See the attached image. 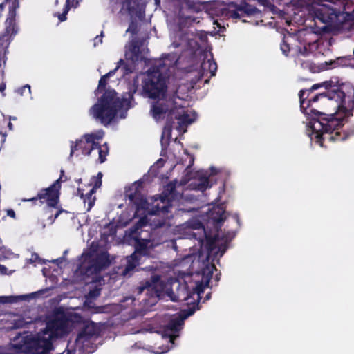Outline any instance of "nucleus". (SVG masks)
I'll list each match as a JSON object with an SVG mask.
<instances>
[{"instance_id": "1", "label": "nucleus", "mask_w": 354, "mask_h": 354, "mask_svg": "<svg viewBox=\"0 0 354 354\" xmlns=\"http://www.w3.org/2000/svg\"><path fill=\"white\" fill-rule=\"evenodd\" d=\"M317 21L324 24L325 32L351 30L354 26V2L351 0H297Z\"/></svg>"}, {"instance_id": "2", "label": "nucleus", "mask_w": 354, "mask_h": 354, "mask_svg": "<svg viewBox=\"0 0 354 354\" xmlns=\"http://www.w3.org/2000/svg\"><path fill=\"white\" fill-rule=\"evenodd\" d=\"M299 98L301 112L312 117L310 121V127L312 122L327 117L329 114L312 107L313 103L317 102L320 98L335 101L336 104L334 109L336 112L342 110L346 113L354 108V89H351L346 93L342 87L335 86L332 80L315 84L310 88L300 90Z\"/></svg>"}, {"instance_id": "3", "label": "nucleus", "mask_w": 354, "mask_h": 354, "mask_svg": "<svg viewBox=\"0 0 354 354\" xmlns=\"http://www.w3.org/2000/svg\"><path fill=\"white\" fill-rule=\"evenodd\" d=\"M72 322L71 314L61 308H57L44 330L33 337H26L22 344L15 347L26 354H48L53 349V340L68 334Z\"/></svg>"}, {"instance_id": "4", "label": "nucleus", "mask_w": 354, "mask_h": 354, "mask_svg": "<svg viewBox=\"0 0 354 354\" xmlns=\"http://www.w3.org/2000/svg\"><path fill=\"white\" fill-rule=\"evenodd\" d=\"M136 88L126 93L120 99L115 90H106L98 99V101L90 109L91 114L104 125H109L115 118L119 110L131 107V101L133 99Z\"/></svg>"}, {"instance_id": "5", "label": "nucleus", "mask_w": 354, "mask_h": 354, "mask_svg": "<svg viewBox=\"0 0 354 354\" xmlns=\"http://www.w3.org/2000/svg\"><path fill=\"white\" fill-rule=\"evenodd\" d=\"M337 112L327 115V117L319 118L312 122L311 129L316 143L324 147V142L343 141L349 137L350 134L346 131H339V127L342 126L343 120L336 117Z\"/></svg>"}, {"instance_id": "6", "label": "nucleus", "mask_w": 354, "mask_h": 354, "mask_svg": "<svg viewBox=\"0 0 354 354\" xmlns=\"http://www.w3.org/2000/svg\"><path fill=\"white\" fill-rule=\"evenodd\" d=\"M166 65L162 59H160L152 66L147 77L142 81V93L145 97L151 99L164 97L167 89Z\"/></svg>"}, {"instance_id": "7", "label": "nucleus", "mask_w": 354, "mask_h": 354, "mask_svg": "<svg viewBox=\"0 0 354 354\" xmlns=\"http://www.w3.org/2000/svg\"><path fill=\"white\" fill-rule=\"evenodd\" d=\"M64 171L61 170V175L59 178L56 180L52 185L47 188H42L39 190L37 194L30 198H23L21 201L24 202H31L33 205L41 206L46 203L48 207L57 209V211L54 216L55 220L59 214L64 212V209L58 205L59 203L61 182L66 181V178L62 180Z\"/></svg>"}, {"instance_id": "8", "label": "nucleus", "mask_w": 354, "mask_h": 354, "mask_svg": "<svg viewBox=\"0 0 354 354\" xmlns=\"http://www.w3.org/2000/svg\"><path fill=\"white\" fill-rule=\"evenodd\" d=\"M152 116L156 120L167 118V126H171L173 119L178 120V124H190L188 114H180L173 100L161 99L155 102L151 109Z\"/></svg>"}, {"instance_id": "9", "label": "nucleus", "mask_w": 354, "mask_h": 354, "mask_svg": "<svg viewBox=\"0 0 354 354\" xmlns=\"http://www.w3.org/2000/svg\"><path fill=\"white\" fill-rule=\"evenodd\" d=\"M103 135V131L84 134L80 140H77L75 143L72 142L70 155L72 156L77 150H80L83 155H90L91 151L95 150V147L97 146V140H102Z\"/></svg>"}, {"instance_id": "10", "label": "nucleus", "mask_w": 354, "mask_h": 354, "mask_svg": "<svg viewBox=\"0 0 354 354\" xmlns=\"http://www.w3.org/2000/svg\"><path fill=\"white\" fill-rule=\"evenodd\" d=\"M176 192V185L173 183H169L164 188L162 193L160 195V201L162 205L157 203L152 207L149 212L150 214L156 215L161 213L166 214L169 212L171 207V201Z\"/></svg>"}, {"instance_id": "11", "label": "nucleus", "mask_w": 354, "mask_h": 354, "mask_svg": "<svg viewBox=\"0 0 354 354\" xmlns=\"http://www.w3.org/2000/svg\"><path fill=\"white\" fill-rule=\"evenodd\" d=\"M228 10L229 16L233 19H241L245 16H254L260 12L255 6L245 1H242L241 4L230 2L228 3Z\"/></svg>"}, {"instance_id": "12", "label": "nucleus", "mask_w": 354, "mask_h": 354, "mask_svg": "<svg viewBox=\"0 0 354 354\" xmlns=\"http://www.w3.org/2000/svg\"><path fill=\"white\" fill-rule=\"evenodd\" d=\"M183 324V319L179 317L171 319L163 328V336L169 337L170 342H173L178 337L177 333L180 330Z\"/></svg>"}, {"instance_id": "13", "label": "nucleus", "mask_w": 354, "mask_h": 354, "mask_svg": "<svg viewBox=\"0 0 354 354\" xmlns=\"http://www.w3.org/2000/svg\"><path fill=\"white\" fill-rule=\"evenodd\" d=\"M126 197L129 200L130 203L135 205L136 212L147 209L148 205L147 199L141 195L138 188H136L134 191H133L132 188L127 190Z\"/></svg>"}, {"instance_id": "14", "label": "nucleus", "mask_w": 354, "mask_h": 354, "mask_svg": "<svg viewBox=\"0 0 354 354\" xmlns=\"http://www.w3.org/2000/svg\"><path fill=\"white\" fill-rule=\"evenodd\" d=\"M109 265V257L105 254H100L92 259L86 269L88 274H97Z\"/></svg>"}, {"instance_id": "15", "label": "nucleus", "mask_w": 354, "mask_h": 354, "mask_svg": "<svg viewBox=\"0 0 354 354\" xmlns=\"http://www.w3.org/2000/svg\"><path fill=\"white\" fill-rule=\"evenodd\" d=\"M160 277L159 275L151 277V281H145L144 284L137 288V293L138 295L146 292V295H149L150 297H158L159 293L156 290V284L160 282Z\"/></svg>"}, {"instance_id": "16", "label": "nucleus", "mask_w": 354, "mask_h": 354, "mask_svg": "<svg viewBox=\"0 0 354 354\" xmlns=\"http://www.w3.org/2000/svg\"><path fill=\"white\" fill-rule=\"evenodd\" d=\"M142 44L138 39H133L129 44L128 49L125 52L126 59L131 60L133 63L142 61L143 57L141 55Z\"/></svg>"}, {"instance_id": "17", "label": "nucleus", "mask_w": 354, "mask_h": 354, "mask_svg": "<svg viewBox=\"0 0 354 354\" xmlns=\"http://www.w3.org/2000/svg\"><path fill=\"white\" fill-rule=\"evenodd\" d=\"M102 185V180H100L99 184L97 182L95 183V185L85 194H84L83 189L77 188V195L84 201V203H88V210L91 209L95 203V197L93 196L95 192L96 189L100 187Z\"/></svg>"}, {"instance_id": "18", "label": "nucleus", "mask_w": 354, "mask_h": 354, "mask_svg": "<svg viewBox=\"0 0 354 354\" xmlns=\"http://www.w3.org/2000/svg\"><path fill=\"white\" fill-rule=\"evenodd\" d=\"M97 334V328L93 324L86 325L77 334L76 342H82L90 340L92 337Z\"/></svg>"}, {"instance_id": "19", "label": "nucleus", "mask_w": 354, "mask_h": 354, "mask_svg": "<svg viewBox=\"0 0 354 354\" xmlns=\"http://www.w3.org/2000/svg\"><path fill=\"white\" fill-rule=\"evenodd\" d=\"M135 252L133 254H137V257L146 255L148 252V245L150 243L149 239H141L138 236L135 237Z\"/></svg>"}, {"instance_id": "20", "label": "nucleus", "mask_w": 354, "mask_h": 354, "mask_svg": "<svg viewBox=\"0 0 354 354\" xmlns=\"http://www.w3.org/2000/svg\"><path fill=\"white\" fill-rule=\"evenodd\" d=\"M201 69L205 72L209 71L211 76H214L217 71V64L213 59H208L207 61H203L201 65Z\"/></svg>"}, {"instance_id": "21", "label": "nucleus", "mask_w": 354, "mask_h": 354, "mask_svg": "<svg viewBox=\"0 0 354 354\" xmlns=\"http://www.w3.org/2000/svg\"><path fill=\"white\" fill-rule=\"evenodd\" d=\"M122 6L126 8L129 14L133 15L140 10V2L139 0H124Z\"/></svg>"}, {"instance_id": "22", "label": "nucleus", "mask_w": 354, "mask_h": 354, "mask_svg": "<svg viewBox=\"0 0 354 354\" xmlns=\"http://www.w3.org/2000/svg\"><path fill=\"white\" fill-rule=\"evenodd\" d=\"M216 241H217L216 236H215L214 237L206 236L205 248H206L207 252V257H209L212 253H216V252H214V250L217 249Z\"/></svg>"}, {"instance_id": "23", "label": "nucleus", "mask_w": 354, "mask_h": 354, "mask_svg": "<svg viewBox=\"0 0 354 354\" xmlns=\"http://www.w3.org/2000/svg\"><path fill=\"white\" fill-rule=\"evenodd\" d=\"M95 149H97V152H98V155H99L98 160H99V162L100 163L104 162L106 161V156L108 155V153H109V147H108L107 144L105 143L104 145H101L99 143V140H97V146L95 147Z\"/></svg>"}, {"instance_id": "24", "label": "nucleus", "mask_w": 354, "mask_h": 354, "mask_svg": "<svg viewBox=\"0 0 354 354\" xmlns=\"http://www.w3.org/2000/svg\"><path fill=\"white\" fill-rule=\"evenodd\" d=\"M140 258L137 257V254H132L130 256V259H128L127 264L124 270V274H127L130 271H132L138 264Z\"/></svg>"}, {"instance_id": "25", "label": "nucleus", "mask_w": 354, "mask_h": 354, "mask_svg": "<svg viewBox=\"0 0 354 354\" xmlns=\"http://www.w3.org/2000/svg\"><path fill=\"white\" fill-rule=\"evenodd\" d=\"M198 183L196 185V189L204 191L209 187V178L206 175L198 174Z\"/></svg>"}, {"instance_id": "26", "label": "nucleus", "mask_w": 354, "mask_h": 354, "mask_svg": "<svg viewBox=\"0 0 354 354\" xmlns=\"http://www.w3.org/2000/svg\"><path fill=\"white\" fill-rule=\"evenodd\" d=\"M208 283L209 279L206 281L205 283L202 281L196 282L195 287L192 289L193 294H197L200 297L201 295L204 292L205 288Z\"/></svg>"}, {"instance_id": "27", "label": "nucleus", "mask_w": 354, "mask_h": 354, "mask_svg": "<svg viewBox=\"0 0 354 354\" xmlns=\"http://www.w3.org/2000/svg\"><path fill=\"white\" fill-rule=\"evenodd\" d=\"M117 66H118V69L119 68L122 69V71H123L124 75H128V74L132 73L131 66L128 64H127L122 59H120L118 62Z\"/></svg>"}, {"instance_id": "28", "label": "nucleus", "mask_w": 354, "mask_h": 354, "mask_svg": "<svg viewBox=\"0 0 354 354\" xmlns=\"http://www.w3.org/2000/svg\"><path fill=\"white\" fill-rule=\"evenodd\" d=\"M214 212H212V218L214 220L216 225H221L225 219V217L224 216V211L219 209L218 212H216V216H214Z\"/></svg>"}, {"instance_id": "29", "label": "nucleus", "mask_w": 354, "mask_h": 354, "mask_svg": "<svg viewBox=\"0 0 354 354\" xmlns=\"http://www.w3.org/2000/svg\"><path fill=\"white\" fill-rule=\"evenodd\" d=\"M22 296H1L0 303L2 304H12L15 303L21 298Z\"/></svg>"}, {"instance_id": "30", "label": "nucleus", "mask_w": 354, "mask_h": 354, "mask_svg": "<svg viewBox=\"0 0 354 354\" xmlns=\"http://www.w3.org/2000/svg\"><path fill=\"white\" fill-rule=\"evenodd\" d=\"M195 312V308L194 307H189L187 309L182 310L180 312L179 317L183 319V322H184V320L188 318L189 316L192 315Z\"/></svg>"}, {"instance_id": "31", "label": "nucleus", "mask_w": 354, "mask_h": 354, "mask_svg": "<svg viewBox=\"0 0 354 354\" xmlns=\"http://www.w3.org/2000/svg\"><path fill=\"white\" fill-rule=\"evenodd\" d=\"M281 50L282 53L287 56L290 51V47L288 42V39L284 37L281 44Z\"/></svg>"}, {"instance_id": "32", "label": "nucleus", "mask_w": 354, "mask_h": 354, "mask_svg": "<svg viewBox=\"0 0 354 354\" xmlns=\"http://www.w3.org/2000/svg\"><path fill=\"white\" fill-rule=\"evenodd\" d=\"M107 78L105 75H103L100 77L98 83L97 88L95 91V93H101L102 91H104L106 85Z\"/></svg>"}, {"instance_id": "33", "label": "nucleus", "mask_w": 354, "mask_h": 354, "mask_svg": "<svg viewBox=\"0 0 354 354\" xmlns=\"http://www.w3.org/2000/svg\"><path fill=\"white\" fill-rule=\"evenodd\" d=\"M127 32H129L133 35H136L138 32L137 23L133 21H131L129 26L128 29L127 30Z\"/></svg>"}, {"instance_id": "34", "label": "nucleus", "mask_w": 354, "mask_h": 354, "mask_svg": "<svg viewBox=\"0 0 354 354\" xmlns=\"http://www.w3.org/2000/svg\"><path fill=\"white\" fill-rule=\"evenodd\" d=\"M17 93L20 95H23L25 93H30V86L28 84H26L22 87L19 88L17 90Z\"/></svg>"}, {"instance_id": "35", "label": "nucleus", "mask_w": 354, "mask_h": 354, "mask_svg": "<svg viewBox=\"0 0 354 354\" xmlns=\"http://www.w3.org/2000/svg\"><path fill=\"white\" fill-rule=\"evenodd\" d=\"M68 10H69V6L67 3L66 7H65V8H64V11H63V12L58 15V19H59V20L60 21L62 22V21H64L66 20V19H67L66 15H67Z\"/></svg>"}, {"instance_id": "36", "label": "nucleus", "mask_w": 354, "mask_h": 354, "mask_svg": "<svg viewBox=\"0 0 354 354\" xmlns=\"http://www.w3.org/2000/svg\"><path fill=\"white\" fill-rule=\"evenodd\" d=\"M100 295V289H93L88 292V297L90 298H95V297H97Z\"/></svg>"}, {"instance_id": "37", "label": "nucleus", "mask_w": 354, "mask_h": 354, "mask_svg": "<svg viewBox=\"0 0 354 354\" xmlns=\"http://www.w3.org/2000/svg\"><path fill=\"white\" fill-rule=\"evenodd\" d=\"M26 322L23 319L16 321L14 324L15 327L17 328H23L26 326Z\"/></svg>"}, {"instance_id": "38", "label": "nucleus", "mask_w": 354, "mask_h": 354, "mask_svg": "<svg viewBox=\"0 0 354 354\" xmlns=\"http://www.w3.org/2000/svg\"><path fill=\"white\" fill-rule=\"evenodd\" d=\"M344 61V59L342 57H338L336 60H335L333 62L331 63V64H334L333 67H335L336 66H340L342 65V62Z\"/></svg>"}, {"instance_id": "39", "label": "nucleus", "mask_w": 354, "mask_h": 354, "mask_svg": "<svg viewBox=\"0 0 354 354\" xmlns=\"http://www.w3.org/2000/svg\"><path fill=\"white\" fill-rule=\"evenodd\" d=\"M106 308L105 306H97L94 309V313H104V309Z\"/></svg>"}, {"instance_id": "40", "label": "nucleus", "mask_w": 354, "mask_h": 354, "mask_svg": "<svg viewBox=\"0 0 354 354\" xmlns=\"http://www.w3.org/2000/svg\"><path fill=\"white\" fill-rule=\"evenodd\" d=\"M118 66H116L115 68L110 71L109 73H107L104 75L106 77L107 79H109V77H112L115 73L116 71H118Z\"/></svg>"}, {"instance_id": "41", "label": "nucleus", "mask_w": 354, "mask_h": 354, "mask_svg": "<svg viewBox=\"0 0 354 354\" xmlns=\"http://www.w3.org/2000/svg\"><path fill=\"white\" fill-rule=\"evenodd\" d=\"M169 296L170 297L171 300L172 301L176 302V301H180V299L178 298V297L176 296L173 292H171V293H169Z\"/></svg>"}, {"instance_id": "42", "label": "nucleus", "mask_w": 354, "mask_h": 354, "mask_svg": "<svg viewBox=\"0 0 354 354\" xmlns=\"http://www.w3.org/2000/svg\"><path fill=\"white\" fill-rule=\"evenodd\" d=\"M194 227L195 229H200V228H203V229L204 230V227H203V225L202 223H201V222H200V221H198L194 222Z\"/></svg>"}, {"instance_id": "43", "label": "nucleus", "mask_w": 354, "mask_h": 354, "mask_svg": "<svg viewBox=\"0 0 354 354\" xmlns=\"http://www.w3.org/2000/svg\"><path fill=\"white\" fill-rule=\"evenodd\" d=\"M7 215L12 218H15L16 217L15 211L11 209L7 210Z\"/></svg>"}, {"instance_id": "44", "label": "nucleus", "mask_w": 354, "mask_h": 354, "mask_svg": "<svg viewBox=\"0 0 354 354\" xmlns=\"http://www.w3.org/2000/svg\"><path fill=\"white\" fill-rule=\"evenodd\" d=\"M218 251H221V255H223L225 250H226V246L225 245H221L218 248Z\"/></svg>"}, {"instance_id": "45", "label": "nucleus", "mask_w": 354, "mask_h": 354, "mask_svg": "<svg viewBox=\"0 0 354 354\" xmlns=\"http://www.w3.org/2000/svg\"><path fill=\"white\" fill-rule=\"evenodd\" d=\"M97 176H98L99 178H98L95 182H97V183H99L100 180H101V178H102V173H101V172H99V173H98V174H97Z\"/></svg>"}, {"instance_id": "46", "label": "nucleus", "mask_w": 354, "mask_h": 354, "mask_svg": "<svg viewBox=\"0 0 354 354\" xmlns=\"http://www.w3.org/2000/svg\"><path fill=\"white\" fill-rule=\"evenodd\" d=\"M194 158L193 156H191V160H190V165H192L194 162Z\"/></svg>"}, {"instance_id": "47", "label": "nucleus", "mask_w": 354, "mask_h": 354, "mask_svg": "<svg viewBox=\"0 0 354 354\" xmlns=\"http://www.w3.org/2000/svg\"><path fill=\"white\" fill-rule=\"evenodd\" d=\"M8 127H9V129H12V124L10 122L8 123Z\"/></svg>"}, {"instance_id": "48", "label": "nucleus", "mask_w": 354, "mask_h": 354, "mask_svg": "<svg viewBox=\"0 0 354 354\" xmlns=\"http://www.w3.org/2000/svg\"><path fill=\"white\" fill-rule=\"evenodd\" d=\"M75 181H76L77 183H82V178L77 179Z\"/></svg>"}, {"instance_id": "49", "label": "nucleus", "mask_w": 354, "mask_h": 354, "mask_svg": "<svg viewBox=\"0 0 354 354\" xmlns=\"http://www.w3.org/2000/svg\"><path fill=\"white\" fill-rule=\"evenodd\" d=\"M155 2L157 5H159L160 3V0H155Z\"/></svg>"}, {"instance_id": "50", "label": "nucleus", "mask_w": 354, "mask_h": 354, "mask_svg": "<svg viewBox=\"0 0 354 354\" xmlns=\"http://www.w3.org/2000/svg\"><path fill=\"white\" fill-rule=\"evenodd\" d=\"M210 298V293L206 295V299H209Z\"/></svg>"}, {"instance_id": "51", "label": "nucleus", "mask_w": 354, "mask_h": 354, "mask_svg": "<svg viewBox=\"0 0 354 354\" xmlns=\"http://www.w3.org/2000/svg\"><path fill=\"white\" fill-rule=\"evenodd\" d=\"M34 256L35 257V259H37V258H39V257H38L37 254H32V257H34Z\"/></svg>"}, {"instance_id": "52", "label": "nucleus", "mask_w": 354, "mask_h": 354, "mask_svg": "<svg viewBox=\"0 0 354 354\" xmlns=\"http://www.w3.org/2000/svg\"><path fill=\"white\" fill-rule=\"evenodd\" d=\"M0 267H1V268H3V269H4V270H6V267H5V266H3L0 265Z\"/></svg>"}, {"instance_id": "53", "label": "nucleus", "mask_w": 354, "mask_h": 354, "mask_svg": "<svg viewBox=\"0 0 354 354\" xmlns=\"http://www.w3.org/2000/svg\"><path fill=\"white\" fill-rule=\"evenodd\" d=\"M174 45L175 46V47H178L179 46V44H176L175 43H174Z\"/></svg>"}, {"instance_id": "54", "label": "nucleus", "mask_w": 354, "mask_h": 354, "mask_svg": "<svg viewBox=\"0 0 354 354\" xmlns=\"http://www.w3.org/2000/svg\"><path fill=\"white\" fill-rule=\"evenodd\" d=\"M208 82H209V80H205V83H208Z\"/></svg>"}, {"instance_id": "55", "label": "nucleus", "mask_w": 354, "mask_h": 354, "mask_svg": "<svg viewBox=\"0 0 354 354\" xmlns=\"http://www.w3.org/2000/svg\"><path fill=\"white\" fill-rule=\"evenodd\" d=\"M98 39H99V36H96L95 39L97 40Z\"/></svg>"}, {"instance_id": "56", "label": "nucleus", "mask_w": 354, "mask_h": 354, "mask_svg": "<svg viewBox=\"0 0 354 354\" xmlns=\"http://www.w3.org/2000/svg\"><path fill=\"white\" fill-rule=\"evenodd\" d=\"M99 41L102 43V39L101 38L99 39Z\"/></svg>"}, {"instance_id": "57", "label": "nucleus", "mask_w": 354, "mask_h": 354, "mask_svg": "<svg viewBox=\"0 0 354 354\" xmlns=\"http://www.w3.org/2000/svg\"><path fill=\"white\" fill-rule=\"evenodd\" d=\"M236 220H237V221H239V217H238V216H236Z\"/></svg>"}, {"instance_id": "58", "label": "nucleus", "mask_w": 354, "mask_h": 354, "mask_svg": "<svg viewBox=\"0 0 354 354\" xmlns=\"http://www.w3.org/2000/svg\"><path fill=\"white\" fill-rule=\"evenodd\" d=\"M68 1H69V0H67V2H68Z\"/></svg>"}]
</instances>
